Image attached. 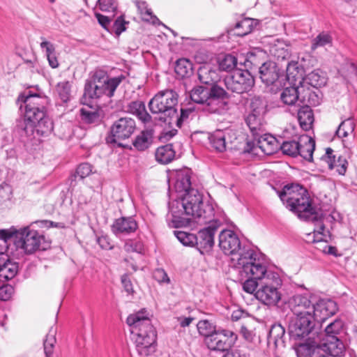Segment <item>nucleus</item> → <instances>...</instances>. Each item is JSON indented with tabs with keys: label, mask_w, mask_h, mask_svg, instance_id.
Returning a JSON list of instances; mask_svg holds the SVG:
<instances>
[{
	"label": "nucleus",
	"mask_w": 357,
	"mask_h": 357,
	"mask_svg": "<svg viewBox=\"0 0 357 357\" xmlns=\"http://www.w3.org/2000/svg\"><path fill=\"white\" fill-rule=\"evenodd\" d=\"M104 119L103 113H79L77 119L81 124L98 126Z\"/></svg>",
	"instance_id": "obj_41"
},
{
	"label": "nucleus",
	"mask_w": 357,
	"mask_h": 357,
	"mask_svg": "<svg viewBox=\"0 0 357 357\" xmlns=\"http://www.w3.org/2000/svg\"><path fill=\"white\" fill-rule=\"evenodd\" d=\"M294 315L295 317L291 319L289 326V337L298 340L307 336L314 328L316 319L314 316L307 312L302 315Z\"/></svg>",
	"instance_id": "obj_12"
},
{
	"label": "nucleus",
	"mask_w": 357,
	"mask_h": 357,
	"mask_svg": "<svg viewBox=\"0 0 357 357\" xmlns=\"http://www.w3.org/2000/svg\"><path fill=\"white\" fill-rule=\"evenodd\" d=\"M244 271L251 273L255 278H262L255 294L256 298L268 307L276 306L282 298L279 289L282 284V280L279 274L268 271L265 265L259 264L245 266Z\"/></svg>",
	"instance_id": "obj_4"
},
{
	"label": "nucleus",
	"mask_w": 357,
	"mask_h": 357,
	"mask_svg": "<svg viewBox=\"0 0 357 357\" xmlns=\"http://www.w3.org/2000/svg\"><path fill=\"white\" fill-rule=\"evenodd\" d=\"M227 89L233 93L242 94L248 92L255 84V79L248 70L237 69L224 79Z\"/></svg>",
	"instance_id": "obj_10"
},
{
	"label": "nucleus",
	"mask_w": 357,
	"mask_h": 357,
	"mask_svg": "<svg viewBox=\"0 0 357 357\" xmlns=\"http://www.w3.org/2000/svg\"><path fill=\"white\" fill-rule=\"evenodd\" d=\"M248 103L251 112H262L266 110L268 106L266 100L259 96L251 98Z\"/></svg>",
	"instance_id": "obj_51"
},
{
	"label": "nucleus",
	"mask_w": 357,
	"mask_h": 357,
	"mask_svg": "<svg viewBox=\"0 0 357 357\" xmlns=\"http://www.w3.org/2000/svg\"><path fill=\"white\" fill-rule=\"evenodd\" d=\"M271 53L278 59H285L289 56V52L287 48L280 47L275 45L271 48Z\"/></svg>",
	"instance_id": "obj_64"
},
{
	"label": "nucleus",
	"mask_w": 357,
	"mask_h": 357,
	"mask_svg": "<svg viewBox=\"0 0 357 357\" xmlns=\"http://www.w3.org/2000/svg\"><path fill=\"white\" fill-rule=\"evenodd\" d=\"M298 155L305 160L312 162L313 160V152L315 149V141L307 135H301L298 138Z\"/></svg>",
	"instance_id": "obj_29"
},
{
	"label": "nucleus",
	"mask_w": 357,
	"mask_h": 357,
	"mask_svg": "<svg viewBox=\"0 0 357 357\" xmlns=\"http://www.w3.org/2000/svg\"><path fill=\"white\" fill-rule=\"evenodd\" d=\"M252 22L250 18H245L242 20L240 22H238L234 28L231 30L233 35H236L238 36H244L249 33H250L252 30Z\"/></svg>",
	"instance_id": "obj_42"
},
{
	"label": "nucleus",
	"mask_w": 357,
	"mask_h": 357,
	"mask_svg": "<svg viewBox=\"0 0 357 357\" xmlns=\"http://www.w3.org/2000/svg\"><path fill=\"white\" fill-rule=\"evenodd\" d=\"M280 149L284 154L295 158L299 153L298 140L285 141L281 144Z\"/></svg>",
	"instance_id": "obj_50"
},
{
	"label": "nucleus",
	"mask_w": 357,
	"mask_h": 357,
	"mask_svg": "<svg viewBox=\"0 0 357 357\" xmlns=\"http://www.w3.org/2000/svg\"><path fill=\"white\" fill-rule=\"evenodd\" d=\"M12 198V188L9 184L3 183L0 185V205Z\"/></svg>",
	"instance_id": "obj_57"
},
{
	"label": "nucleus",
	"mask_w": 357,
	"mask_h": 357,
	"mask_svg": "<svg viewBox=\"0 0 357 357\" xmlns=\"http://www.w3.org/2000/svg\"><path fill=\"white\" fill-rule=\"evenodd\" d=\"M56 91L63 102L69 100L70 95V84L68 81L59 82L56 85Z\"/></svg>",
	"instance_id": "obj_53"
},
{
	"label": "nucleus",
	"mask_w": 357,
	"mask_h": 357,
	"mask_svg": "<svg viewBox=\"0 0 357 357\" xmlns=\"http://www.w3.org/2000/svg\"><path fill=\"white\" fill-rule=\"evenodd\" d=\"M192 63L187 59H180L176 61L175 73L181 78L190 77L192 74Z\"/></svg>",
	"instance_id": "obj_40"
},
{
	"label": "nucleus",
	"mask_w": 357,
	"mask_h": 357,
	"mask_svg": "<svg viewBox=\"0 0 357 357\" xmlns=\"http://www.w3.org/2000/svg\"><path fill=\"white\" fill-rule=\"evenodd\" d=\"M355 123L351 117H348L343 121L336 130V135L339 137H345L354 130Z\"/></svg>",
	"instance_id": "obj_48"
},
{
	"label": "nucleus",
	"mask_w": 357,
	"mask_h": 357,
	"mask_svg": "<svg viewBox=\"0 0 357 357\" xmlns=\"http://www.w3.org/2000/svg\"><path fill=\"white\" fill-rule=\"evenodd\" d=\"M175 188L177 192H184V193L193 189L191 188V172L190 169H185L177 173Z\"/></svg>",
	"instance_id": "obj_34"
},
{
	"label": "nucleus",
	"mask_w": 357,
	"mask_h": 357,
	"mask_svg": "<svg viewBox=\"0 0 357 357\" xmlns=\"http://www.w3.org/2000/svg\"><path fill=\"white\" fill-rule=\"evenodd\" d=\"M314 297L310 294H296L294 296L289 303L294 314H312Z\"/></svg>",
	"instance_id": "obj_24"
},
{
	"label": "nucleus",
	"mask_w": 357,
	"mask_h": 357,
	"mask_svg": "<svg viewBox=\"0 0 357 357\" xmlns=\"http://www.w3.org/2000/svg\"><path fill=\"white\" fill-rule=\"evenodd\" d=\"M150 317V313L144 308L130 314L126 319L135 337L137 351L142 357H147L156 350L157 332Z\"/></svg>",
	"instance_id": "obj_3"
},
{
	"label": "nucleus",
	"mask_w": 357,
	"mask_h": 357,
	"mask_svg": "<svg viewBox=\"0 0 357 357\" xmlns=\"http://www.w3.org/2000/svg\"><path fill=\"white\" fill-rule=\"evenodd\" d=\"M285 329L280 324L271 326L267 335V346L275 356L279 357L286 347Z\"/></svg>",
	"instance_id": "obj_19"
},
{
	"label": "nucleus",
	"mask_w": 357,
	"mask_h": 357,
	"mask_svg": "<svg viewBox=\"0 0 357 357\" xmlns=\"http://www.w3.org/2000/svg\"><path fill=\"white\" fill-rule=\"evenodd\" d=\"M298 69V67L297 66L294 71V75H296V79L300 85L315 89H319V88L326 85L327 82L326 73L320 69L314 70L305 77L302 76Z\"/></svg>",
	"instance_id": "obj_21"
},
{
	"label": "nucleus",
	"mask_w": 357,
	"mask_h": 357,
	"mask_svg": "<svg viewBox=\"0 0 357 357\" xmlns=\"http://www.w3.org/2000/svg\"><path fill=\"white\" fill-rule=\"evenodd\" d=\"M237 340V335L228 330H221L204 339V342L211 351L212 357H236L232 347Z\"/></svg>",
	"instance_id": "obj_7"
},
{
	"label": "nucleus",
	"mask_w": 357,
	"mask_h": 357,
	"mask_svg": "<svg viewBox=\"0 0 357 357\" xmlns=\"http://www.w3.org/2000/svg\"><path fill=\"white\" fill-rule=\"evenodd\" d=\"M259 78L266 86H273L276 89L283 87L287 82V68L284 74L275 63L268 61L259 68Z\"/></svg>",
	"instance_id": "obj_11"
},
{
	"label": "nucleus",
	"mask_w": 357,
	"mask_h": 357,
	"mask_svg": "<svg viewBox=\"0 0 357 357\" xmlns=\"http://www.w3.org/2000/svg\"><path fill=\"white\" fill-rule=\"evenodd\" d=\"M98 4L104 12H114L117 8L116 0H98Z\"/></svg>",
	"instance_id": "obj_59"
},
{
	"label": "nucleus",
	"mask_w": 357,
	"mask_h": 357,
	"mask_svg": "<svg viewBox=\"0 0 357 357\" xmlns=\"http://www.w3.org/2000/svg\"><path fill=\"white\" fill-rule=\"evenodd\" d=\"M56 328L52 326L43 342L44 352L45 357H52L54 354V345L56 342Z\"/></svg>",
	"instance_id": "obj_39"
},
{
	"label": "nucleus",
	"mask_w": 357,
	"mask_h": 357,
	"mask_svg": "<svg viewBox=\"0 0 357 357\" xmlns=\"http://www.w3.org/2000/svg\"><path fill=\"white\" fill-rule=\"evenodd\" d=\"M93 169V166L89 162L81 163L77 166L75 174L73 177L76 178L77 176H79L80 179H84L95 172Z\"/></svg>",
	"instance_id": "obj_54"
},
{
	"label": "nucleus",
	"mask_w": 357,
	"mask_h": 357,
	"mask_svg": "<svg viewBox=\"0 0 357 357\" xmlns=\"http://www.w3.org/2000/svg\"><path fill=\"white\" fill-rule=\"evenodd\" d=\"M174 235L185 246H195L196 235L183 231H175Z\"/></svg>",
	"instance_id": "obj_52"
},
{
	"label": "nucleus",
	"mask_w": 357,
	"mask_h": 357,
	"mask_svg": "<svg viewBox=\"0 0 357 357\" xmlns=\"http://www.w3.org/2000/svg\"><path fill=\"white\" fill-rule=\"evenodd\" d=\"M172 215L169 225L174 228L187 227L192 220L206 224L215 217L213 206L203 202L202 195L196 189L184 193L180 199L169 204Z\"/></svg>",
	"instance_id": "obj_1"
},
{
	"label": "nucleus",
	"mask_w": 357,
	"mask_h": 357,
	"mask_svg": "<svg viewBox=\"0 0 357 357\" xmlns=\"http://www.w3.org/2000/svg\"><path fill=\"white\" fill-rule=\"evenodd\" d=\"M14 293V288L8 284L0 282V299L3 301H8Z\"/></svg>",
	"instance_id": "obj_58"
},
{
	"label": "nucleus",
	"mask_w": 357,
	"mask_h": 357,
	"mask_svg": "<svg viewBox=\"0 0 357 357\" xmlns=\"http://www.w3.org/2000/svg\"><path fill=\"white\" fill-rule=\"evenodd\" d=\"M245 121L255 137L259 135V132L265 130L266 122L263 113H249Z\"/></svg>",
	"instance_id": "obj_30"
},
{
	"label": "nucleus",
	"mask_w": 357,
	"mask_h": 357,
	"mask_svg": "<svg viewBox=\"0 0 357 357\" xmlns=\"http://www.w3.org/2000/svg\"><path fill=\"white\" fill-rule=\"evenodd\" d=\"M165 114V117H160V121L164 122L165 125H168L169 128H172V125L175 123L178 128H181L183 122L188 119L189 113H180V116L178 113H169L167 116L166 113H161Z\"/></svg>",
	"instance_id": "obj_38"
},
{
	"label": "nucleus",
	"mask_w": 357,
	"mask_h": 357,
	"mask_svg": "<svg viewBox=\"0 0 357 357\" xmlns=\"http://www.w3.org/2000/svg\"><path fill=\"white\" fill-rule=\"evenodd\" d=\"M197 328L198 333L204 339L220 331L217 330L216 326L207 319L200 320L197 324Z\"/></svg>",
	"instance_id": "obj_43"
},
{
	"label": "nucleus",
	"mask_w": 357,
	"mask_h": 357,
	"mask_svg": "<svg viewBox=\"0 0 357 357\" xmlns=\"http://www.w3.org/2000/svg\"><path fill=\"white\" fill-rule=\"evenodd\" d=\"M153 142V133L151 130H144L138 135L132 142L134 147L140 151L147 149Z\"/></svg>",
	"instance_id": "obj_35"
},
{
	"label": "nucleus",
	"mask_w": 357,
	"mask_h": 357,
	"mask_svg": "<svg viewBox=\"0 0 357 357\" xmlns=\"http://www.w3.org/2000/svg\"><path fill=\"white\" fill-rule=\"evenodd\" d=\"M277 193L286 207L297 214L300 219L308 222L321 220L322 211L312 206L307 190L301 185H286Z\"/></svg>",
	"instance_id": "obj_2"
},
{
	"label": "nucleus",
	"mask_w": 357,
	"mask_h": 357,
	"mask_svg": "<svg viewBox=\"0 0 357 357\" xmlns=\"http://www.w3.org/2000/svg\"><path fill=\"white\" fill-rule=\"evenodd\" d=\"M340 70L347 81L354 78L357 79V66L350 59L344 60Z\"/></svg>",
	"instance_id": "obj_46"
},
{
	"label": "nucleus",
	"mask_w": 357,
	"mask_h": 357,
	"mask_svg": "<svg viewBox=\"0 0 357 357\" xmlns=\"http://www.w3.org/2000/svg\"><path fill=\"white\" fill-rule=\"evenodd\" d=\"M124 79L125 76L122 75L109 78L103 70L95 71L86 80L83 95L84 102L83 104L93 108L92 100L98 99L103 95L107 96L109 98L112 97L116 88Z\"/></svg>",
	"instance_id": "obj_6"
},
{
	"label": "nucleus",
	"mask_w": 357,
	"mask_h": 357,
	"mask_svg": "<svg viewBox=\"0 0 357 357\" xmlns=\"http://www.w3.org/2000/svg\"><path fill=\"white\" fill-rule=\"evenodd\" d=\"M219 246L220 249L228 255H236V259L232 258L233 261H236L241 253L250 249L241 248V244L238 235L230 229H224L219 234Z\"/></svg>",
	"instance_id": "obj_14"
},
{
	"label": "nucleus",
	"mask_w": 357,
	"mask_h": 357,
	"mask_svg": "<svg viewBox=\"0 0 357 357\" xmlns=\"http://www.w3.org/2000/svg\"><path fill=\"white\" fill-rule=\"evenodd\" d=\"M300 99L298 103L300 107L297 112H313L310 107L320 105L322 93L319 89L312 90L310 87L300 85Z\"/></svg>",
	"instance_id": "obj_20"
},
{
	"label": "nucleus",
	"mask_w": 357,
	"mask_h": 357,
	"mask_svg": "<svg viewBox=\"0 0 357 357\" xmlns=\"http://www.w3.org/2000/svg\"><path fill=\"white\" fill-rule=\"evenodd\" d=\"M18 235L14 240V245L20 253L30 255L36 250L46 249L44 236L30 226L19 229Z\"/></svg>",
	"instance_id": "obj_8"
},
{
	"label": "nucleus",
	"mask_w": 357,
	"mask_h": 357,
	"mask_svg": "<svg viewBox=\"0 0 357 357\" xmlns=\"http://www.w3.org/2000/svg\"><path fill=\"white\" fill-rule=\"evenodd\" d=\"M190 98L196 103L206 106L207 90L202 87L194 89L190 93Z\"/></svg>",
	"instance_id": "obj_55"
},
{
	"label": "nucleus",
	"mask_w": 357,
	"mask_h": 357,
	"mask_svg": "<svg viewBox=\"0 0 357 357\" xmlns=\"http://www.w3.org/2000/svg\"><path fill=\"white\" fill-rule=\"evenodd\" d=\"M257 264H263L258 257L257 253L253 250H249L241 253L237 259V263L234 264L235 266L241 269L240 271L241 275L244 274L245 276L248 278L243 284V289L245 292L249 294L256 292L259 287V282H261L262 278H255L254 275H251V273H246L244 271V268L245 266Z\"/></svg>",
	"instance_id": "obj_9"
},
{
	"label": "nucleus",
	"mask_w": 357,
	"mask_h": 357,
	"mask_svg": "<svg viewBox=\"0 0 357 357\" xmlns=\"http://www.w3.org/2000/svg\"><path fill=\"white\" fill-rule=\"evenodd\" d=\"M136 128L135 121L131 118H121L111 127V135L107 138V142L117 143L128 139Z\"/></svg>",
	"instance_id": "obj_16"
},
{
	"label": "nucleus",
	"mask_w": 357,
	"mask_h": 357,
	"mask_svg": "<svg viewBox=\"0 0 357 357\" xmlns=\"http://www.w3.org/2000/svg\"><path fill=\"white\" fill-rule=\"evenodd\" d=\"M257 146L264 153L271 155L278 149L277 139L273 135L265 134L257 139Z\"/></svg>",
	"instance_id": "obj_33"
},
{
	"label": "nucleus",
	"mask_w": 357,
	"mask_h": 357,
	"mask_svg": "<svg viewBox=\"0 0 357 357\" xmlns=\"http://www.w3.org/2000/svg\"><path fill=\"white\" fill-rule=\"evenodd\" d=\"M321 160L326 162L330 169H336L340 175L345 174L347 168V160L341 155L337 157L331 148L328 147L326 149V153L321 156Z\"/></svg>",
	"instance_id": "obj_25"
},
{
	"label": "nucleus",
	"mask_w": 357,
	"mask_h": 357,
	"mask_svg": "<svg viewBox=\"0 0 357 357\" xmlns=\"http://www.w3.org/2000/svg\"><path fill=\"white\" fill-rule=\"evenodd\" d=\"M42 42L40 45L41 49L45 50V54L48 60L49 65L52 68H56L59 63L56 55L55 46L52 43L45 40L44 37H41Z\"/></svg>",
	"instance_id": "obj_36"
},
{
	"label": "nucleus",
	"mask_w": 357,
	"mask_h": 357,
	"mask_svg": "<svg viewBox=\"0 0 357 357\" xmlns=\"http://www.w3.org/2000/svg\"><path fill=\"white\" fill-rule=\"evenodd\" d=\"M123 249L127 252L140 253L143 250V245L140 241L129 240L126 242Z\"/></svg>",
	"instance_id": "obj_60"
},
{
	"label": "nucleus",
	"mask_w": 357,
	"mask_h": 357,
	"mask_svg": "<svg viewBox=\"0 0 357 357\" xmlns=\"http://www.w3.org/2000/svg\"><path fill=\"white\" fill-rule=\"evenodd\" d=\"M45 98L40 96L37 93H33L30 91L21 93L17 100V105L19 109L22 112L24 107V112H43V103Z\"/></svg>",
	"instance_id": "obj_22"
},
{
	"label": "nucleus",
	"mask_w": 357,
	"mask_h": 357,
	"mask_svg": "<svg viewBox=\"0 0 357 357\" xmlns=\"http://www.w3.org/2000/svg\"><path fill=\"white\" fill-rule=\"evenodd\" d=\"M240 333L243 337L248 342H252L255 337L253 331L248 324H242L240 328Z\"/></svg>",
	"instance_id": "obj_62"
},
{
	"label": "nucleus",
	"mask_w": 357,
	"mask_h": 357,
	"mask_svg": "<svg viewBox=\"0 0 357 357\" xmlns=\"http://www.w3.org/2000/svg\"><path fill=\"white\" fill-rule=\"evenodd\" d=\"M18 272V264L11 261L8 256L0 252V278L6 280L13 279Z\"/></svg>",
	"instance_id": "obj_27"
},
{
	"label": "nucleus",
	"mask_w": 357,
	"mask_h": 357,
	"mask_svg": "<svg viewBox=\"0 0 357 357\" xmlns=\"http://www.w3.org/2000/svg\"><path fill=\"white\" fill-rule=\"evenodd\" d=\"M338 310L335 301L328 298H320L314 301L313 315L317 321L324 322L334 315Z\"/></svg>",
	"instance_id": "obj_23"
},
{
	"label": "nucleus",
	"mask_w": 357,
	"mask_h": 357,
	"mask_svg": "<svg viewBox=\"0 0 357 357\" xmlns=\"http://www.w3.org/2000/svg\"><path fill=\"white\" fill-rule=\"evenodd\" d=\"M178 94L173 90L158 92L149 102L150 112H177Z\"/></svg>",
	"instance_id": "obj_13"
},
{
	"label": "nucleus",
	"mask_w": 357,
	"mask_h": 357,
	"mask_svg": "<svg viewBox=\"0 0 357 357\" xmlns=\"http://www.w3.org/2000/svg\"><path fill=\"white\" fill-rule=\"evenodd\" d=\"M218 66L221 70L231 71L237 66V59L232 54H225L218 59Z\"/></svg>",
	"instance_id": "obj_44"
},
{
	"label": "nucleus",
	"mask_w": 357,
	"mask_h": 357,
	"mask_svg": "<svg viewBox=\"0 0 357 357\" xmlns=\"http://www.w3.org/2000/svg\"><path fill=\"white\" fill-rule=\"evenodd\" d=\"M138 227L135 220L132 217H122L114 220L112 231L115 235L130 234L135 232Z\"/></svg>",
	"instance_id": "obj_26"
},
{
	"label": "nucleus",
	"mask_w": 357,
	"mask_h": 357,
	"mask_svg": "<svg viewBox=\"0 0 357 357\" xmlns=\"http://www.w3.org/2000/svg\"><path fill=\"white\" fill-rule=\"evenodd\" d=\"M53 130V122L47 113H24L18 121L16 132L19 140L28 149L38 141L37 137L46 135Z\"/></svg>",
	"instance_id": "obj_5"
},
{
	"label": "nucleus",
	"mask_w": 357,
	"mask_h": 357,
	"mask_svg": "<svg viewBox=\"0 0 357 357\" xmlns=\"http://www.w3.org/2000/svg\"><path fill=\"white\" fill-rule=\"evenodd\" d=\"M208 226L199 231L196 235L195 247L200 252L208 251L214 245V236L221 225L220 220L213 218L207 222Z\"/></svg>",
	"instance_id": "obj_18"
},
{
	"label": "nucleus",
	"mask_w": 357,
	"mask_h": 357,
	"mask_svg": "<svg viewBox=\"0 0 357 357\" xmlns=\"http://www.w3.org/2000/svg\"><path fill=\"white\" fill-rule=\"evenodd\" d=\"M127 22L123 20L122 16L117 17L113 24V31L116 35L119 36L126 30V24Z\"/></svg>",
	"instance_id": "obj_63"
},
{
	"label": "nucleus",
	"mask_w": 357,
	"mask_h": 357,
	"mask_svg": "<svg viewBox=\"0 0 357 357\" xmlns=\"http://www.w3.org/2000/svg\"><path fill=\"white\" fill-rule=\"evenodd\" d=\"M297 118L300 127L305 131L312 128L314 121V113H297Z\"/></svg>",
	"instance_id": "obj_49"
},
{
	"label": "nucleus",
	"mask_w": 357,
	"mask_h": 357,
	"mask_svg": "<svg viewBox=\"0 0 357 357\" xmlns=\"http://www.w3.org/2000/svg\"><path fill=\"white\" fill-rule=\"evenodd\" d=\"M211 146L218 152H223L226 150L225 134L222 130H216L208 137Z\"/></svg>",
	"instance_id": "obj_37"
},
{
	"label": "nucleus",
	"mask_w": 357,
	"mask_h": 357,
	"mask_svg": "<svg viewBox=\"0 0 357 357\" xmlns=\"http://www.w3.org/2000/svg\"><path fill=\"white\" fill-rule=\"evenodd\" d=\"M343 326L344 323L340 319H336L328 324L325 328L326 338L337 337V335L342 331Z\"/></svg>",
	"instance_id": "obj_47"
},
{
	"label": "nucleus",
	"mask_w": 357,
	"mask_h": 357,
	"mask_svg": "<svg viewBox=\"0 0 357 357\" xmlns=\"http://www.w3.org/2000/svg\"><path fill=\"white\" fill-rule=\"evenodd\" d=\"M19 229L10 228V229H0V239L7 242L12 238L16 239L17 238Z\"/></svg>",
	"instance_id": "obj_61"
},
{
	"label": "nucleus",
	"mask_w": 357,
	"mask_h": 357,
	"mask_svg": "<svg viewBox=\"0 0 357 357\" xmlns=\"http://www.w3.org/2000/svg\"><path fill=\"white\" fill-rule=\"evenodd\" d=\"M297 68V63H289L287 66V82L289 86L284 89L280 94V99L282 102L287 105H294L296 102L299 103L300 99V84L296 79L294 71Z\"/></svg>",
	"instance_id": "obj_15"
},
{
	"label": "nucleus",
	"mask_w": 357,
	"mask_h": 357,
	"mask_svg": "<svg viewBox=\"0 0 357 357\" xmlns=\"http://www.w3.org/2000/svg\"><path fill=\"white\" fill-rule=\"evenodd\" d=\"M323 353L334 357L340 356L344 352V345L338 337L326 338L320 346Z\"/></svg>",
	"instance_id": "obj_28"
},
{
	"label": "nucleus",
	"mask_w": 357,
	"mask_h": 357,
	"mask_svg": "<svg viewBox=\"0 0 357 357\" xmlns=\"http://www.w3.org/2000/svg\"><path fill=\"white\" fill-rule=\"evenodd\" d=\"M137 115L138 119L142 121L145 125L150 126L151 124H155V125H160V126H162L163 124H165L164 122H161L160 121V118L162 117V116L158 117V119H157V117H155L154 119H153L152 116L150 115V113H134Z\"/></svg>",
	"instance_id": "obj_56"
},
{
	"label": "nucleus",
	"mask_w": 357,
	"mask_h": 357,
	"mask_svg": "<svg viewBox=\"0 0 357 357\" xmlns=\"http://www.w3.org/2000/svg\"><path fill=\"white\" fill-rule=\"evenodd\" d=\"M332 37L327 32H321L319 33L312 40L311 44V50H315L318 47H323L326 45H332Z\"/></svg>",
	"instance_id": "obj_45"
},
{
	"label": "nucleus",
	"mask_w": 357,
	"mask_h": 357,
	"mask_svg": "<svg viewBox=\"0 0 357 357\" xmlns=\"http://www.w3.org/2000/svg\"><path fill=\"white\" fill-rule=\"evenodd\" d=\"M211 87L207 90L206 107L202 112H218L220 109H228L227 107L229 99V93L222 87L216 84L211 85Z\"/></svg>",
	"instance_id": "obj_17"
},
{
	"label": "nucleus",
	"mask_w": 357,
	"mask_h": 357,
	"mask_svg": "<svg viewBox=\"0 0 357 357\" xmlns=\"http://www.w3.org/2000/svg\"><path fill=\"white\" fill-rule=\"evenodd\" d=\"M155 159L161 164H168L174 160L176 157V151L173 148L172 144H167L161 146L156 149Z\"/></svg>",
	"instance_id": "obj_32"
},
{
	"label": "nucleus",
	"mask_w": 357,
	"mask_h": 357,
	"mask_svg": "<svg viewBox=\"0 0 357 357\" xmlns=\"http://www.w3.org/2000/svg\"><path fill=\"white\" fill-rule=\"evenodd\" d=\"M197 75L200 82L206 85L216 84L220 79L218 71L209 64L200 66Z\"/></svg>",
	"instance_id": "obj_31"
}]
</instances>
